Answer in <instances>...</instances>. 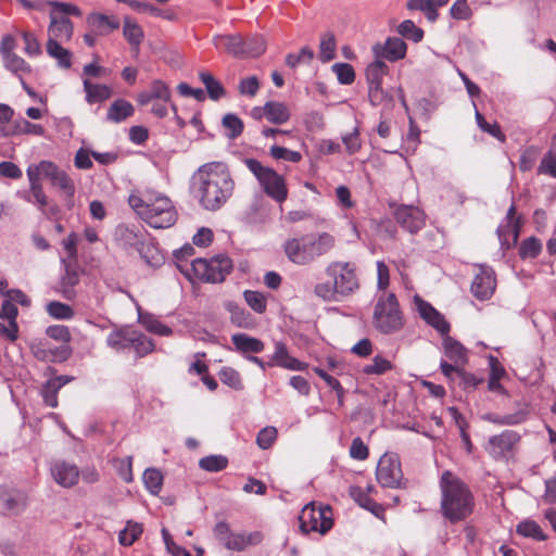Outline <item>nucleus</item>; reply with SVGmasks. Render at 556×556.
<instances>
[{"label":"nucleus","instance_id":"46","mask_svg":"<svg viewBox=\"0 0 556 556\" xmlns=\"http://www.w3.org/2000/svg\"><path fill=\"white\" fill-rule=\"evenodd\" d=\"M132 348L138 357H143L154 350L153 341L142 332L135 330Z\"/></svg>","mask_w":556,"mask_h":556},{"label":"nucleus","instance_id":"64","mask_svg":"<svg viewBox=\"0 0 556 556\" xmlns=\"http://www.w3.org/2000/svg\"><path fill=\"white\" fill-rule=\"evenodd\" d=\"M277 429L275 427L263 428L256 437V443L262 450L269 448L277 439Z\"/></svg>","mask_w":556,"mask_h":556},{"label":"nucleus","instance_id":"17","mask_svg":"<svg viewBox=\"0 0 556 556\" xmlns=\"http://www.w3.org/2000/svg\"><path fill=\"white\" fill-rule=\"evenodd\" d=\"M53 480L63 488L74 486L79 479V469L76 465L65 460H55L50 466Z\"/></svg>","mask_w":556,"mask_h":556},{"label":"nucleus","instance_id":"24","mask_svg":"<svg viewBox=\"0 0 556 556\" xmlns=\"http://www.w3.org/2000/svg\"><path fill=\"white\" fill-rule=\"evenodd\" d=\"M135 330L130 326H122L112 330L106 337V344L116 352L125 351L134 343Z\"/></svg>","mask_w":556,"mask_h":556},{"label":"nucleus","instance_id":"61","mask_svg":"<svg viewBox=\"0 0 556 556\" xmlns=\"http://www.w3.org/2000/svg\"><path fill=\"white\" fill-rule=\"evenodd\" d=\"M33 169L36 170L38 178L40 175H42L50 179L51 182L54 181L63 172L53 162L50 161H41L38 165L33 166Z\"/></svg>","mask_w":556,"mask_h":556},{"label":"nucleus","instance_id":"38","mask_svg":"<svg viewBox=\"0 0 556 556\" xmlns=\"http://www.w3.org/2000/svg\"><path fill=\"white\" fill-rule=\"evenodd\" d=\"M199 78L205 86L206 92L211 100L218 101L226 94V90L223 85L210 72H200Z\"/></svg>","mask_w":556,"mask_h":556},{"label":"nucleus","instance_id":"2","mask_svg":"<svg viewBox=\"0 0 556 556\" xmlns=\"http://www.w3.org/2000/svg\"><path fill=\"white\" fill-rule=\"evenodd\" d=\"M441 513L452 523L462 521L473 511L475 500L468 485L450 470L440 478Z\"/></svg>","mask_w":556,"mask_h":556},{"label":"nucleus","instance_id":"37","mask_svg":"<svg viewBox=\"0 0 556 556\" xmlns=\"http://www.w3.org/2000/svg\"><path fill=\"white\" fill-rule=\"evenodd\" d=\"M443 348L446 357H448L455 364H465L467 362L466 349L452 337L445 334L443 339Z\"/></svg>","mask_w":556,"mask_h":556},{"label":"nucleus","instance_id":"18","mask_svg":"<svg viewBox=\"0 0 556 556\" xmlns=\"http://www.w3.org/2000/svg\"><path fill=\"white\" fill-rule=\"evenodd\" d=\"M415 303L417 305L419 315L427 321V324L432 326L442 336L448 333L450 324L445 320L444 316L439 311H437L430 303L421 300L418 296L415 298Z\"/></svg>","mask_w":556,"mask_h":556},{"label":"nucleus","instance_id":"9","mask_svg":"<svg viewBox=\"0 0 556 556\" xmlns=\"http://www.w3.org/2000/svg\"><path fill=\"white\" fill-rule=\"evenodd\" d=\"M243 163L255 176L263 191L278 203H282L288 198V188L285 178L275 169L262 165L256 159H244Z\"/></svg>","mask_w":556,"mask_h":556},{"label":"nucleus","instance_id":"44","mask_svg":"<svg viewBox=\"0 0 556 556\" xmlns=\"http://www.w3.org/2000/svg\"><path fill=\"white\" fill-rule=\"evenodd\" d=\"M47 313L54 319L68 320L74 317V309L68 304L51 301L47 304Z\"/></svg>","mask_w":556,"mask_h":556},{"label":"nucleus","instance_id":"40","mask_svg":"<svg viewBox=\"0 0 556 556\" xmlns=\"http://www.w3.org/2000/svg\"><path fill=\"white\" fill-rule=\"evenodd\" d=\"M516 532L523 538H531L536 541H545L547 539L540 525L530 519L519 522L516 527Z\"/></svg>","mask_w":556,"mask_h":556},{"label":"nucleus","instance_id":"34","mask_svg":"<svg viewBox=\"0 0 556 556\" xmlns=\"http://www.w3.org/2000/svg\"><path fill=\"white\" fill-rule=\"evenodd\" d=\"M46 50L47 54L54 59L61 68L68 70L72 66L73 53L63 48L60 42L47 40Z\"/></svg>","mask_w":556,"mask_h":556},{"label":"nucleus","instance_id":"7","mask_svg":"<svg viewBox=\"0 0 556 556\" xmlns=\"http://www.w3.org/2000/svg\"><path fill=\"white\" fill-rule=\"evenodd\" d=\"M113 236L118 248L137 251L149 265L156 266L160 263L157 249L149 241V233L143 227L118 224Z\"/></svg>","mask_w":556,"mask_h":556},{"label":"nucleus","instance_id":"15","mask_svg":"<svg viewBox=\"0 0 556 556\" xmlns=\"http://www.w3.org/2000/svg\"><path fill=\"white\" fill-rule=\"evenodd\" d=\"M496 288V278L494 270L489 266H479V271L475 275L471 282V292L480 301L490 299Z\"/></svg>","mask_w":556,"mask_h":556},{"label":"nucleus","instance_id":"30","mask_svg":"<svg viewBox=\"0 0 556 556\" xmlns=\"http://www.w3.org/2000/svg\"><path fill=\"white\" fill-rule=\"evenodd\" d=\"M226 309L230 314V320L233 325L239 328L252 329L255 326L253 316L247 312L243 307L235 302H227L225 304Z\"/></svg>","mask_w":556,"mask_h":556},{"label":"nucleus","instance_id":"23","mask_svg":"<svg viewBox=\"0 0 556 556\" xmlns=\"http://www.w3.org/2000/svg\"><path fill=\"white\" fill-rule=\"evenodd\" d=\"M65 267V273L62 275L58 291L62 296L68 301L76 298L75 287L79 283V271L76 266L62 260Z\"/></svg>","mask_w":556,"mask_h":556},{"label":"nucleus","instance_id":"29","mask_svg":"<svg viewBox=\"0 0 556 556\" xmlns=\"http://www.w3.org/2000/svg\"><path fill=\"white\" fill-rule=\"evenodd\" d=\"M27 176L29 179V195L26 198L28 202L36 203L43 212L45 207L48 204L47 197L42 190L41 184L37 177V173L33 169V166L27 168Z\"/></svg>","mask_w":556,"mask_h":556},{"label":"nucleus","instance_id":"43","mask_svg":"<svg viewBox=\"0 0 556 556\" xmlns=\"http://www.w3.org/2000/svg\"><path fill=\"white\" fill-rule=\"evenodd\" d=\"M350 494L361 507L374 513L375 515H378V513L381 510V507L374 500H371L369 495L363 491L362 488L352 486Z\"/></svg>","mask_w":556,"mask_h":556},{"label":"nucleus","instance_id":"12","mask_svg":"<svg viewBox=\"0 0 556 556\" xmlns=\"http://www.w3.org/2000/svg\"><path fill=\"white\" fill-rule=\"evenodd\" d=\"M389 74V66L379 58L368 64L365 71L366 80L368 84V97L372 105H380L386 99V93L382 89V79Z\"/></svg>","mask_w":556,"mask_h":556},{"label":"nucleus","instance_id":"62","mask_svg":"<svg viewBox=\"0 0 556 556\" xmlns=\"http://www.w3.org/2000/svg\"><path fill=\"white\" fill-rule=\"evenodd\" d=\"M538 173L556 178V153L548 151L544 154L538 167Z\"/></svg>","mask_w":556,"mask_h":556},{"label":"nucleus","instance_id":"48","mask_svg":"<svg viewBox=\"0 0 556 556\" xmlns=\"http://www.w3.org/2000/svg\"><path fill=\"white\" fill-rule=\"evenodd\" d=\"M4 67L14 74H28L31 68L23 58L16 53H12L2 58Z\"/></svg>","mask_w":556,"mask_h":556},{"label":"nucleus","instance_id":"52","mask_svg":"<svg viewBox=\"0 0 556 556\" xmlns=\"http://www.w3.org/2000/svg\"><path fill=\"white\" fill-rule=\"evenodd\" d=\"M43 127L39 124L30 123L25 118L15 121L14 128L9 132L10 135H43Z\"/></svg>","mask_w":556,"mask_h":556},{"label":"nucleus","instance_id":"10","mask_svg":"<svg viewBox=\"0 0 556 556\" xmlns=\"http://www.w3.org/2000/svg\"><path fill=\"white\" fill-rule=\"evenodd\" d=\"M300 529L304 533L319 532L325 534L332 526V510L330 506L316 507L314 503L305 505L299 516Z\"/></svg>","mask_w":556,"mask_h":556},{"label":"nucleus","instance_id":"63","mask_svg":"<svg viewBox=\"0 0 556 556\" xmlns=\"http://www.w3.org/2000/svg\"><path fill=\"white\" fill-rule=\"evenodd\" d=\"M270 155L276 160H285L292 163H298L301 161V153L298 151H292L283 147L273 146L270 148Z\"/></svg>","mask_w":556,"mask_h":556},{"label":"nucleus","instance_id":"3","mask_svg":"<svg viewBox=\"0 0 556 556\" xmlns=\"http://www.w3.org/2000/svg\"><path fill=\"white\" fill-rule=\"evenodd\" d=\"M129 206L150 227L168 228L176 223L177 212L169 198L147 191L143 194H130Z\"/></svg>","mask_w":556,"mask_h":556},{"label":"nucleus","instance_id":"55","mask_svg":"<svg viewBox=\"0 0 556 556\" xmlns=\"http://www.w3.org/2000/svg\"><path fill=\"white\" fill-rule=\"evenodd\" d=\"M266 50L265 40L261 36H254L244 40V55L245 58H256L263 54Z\"/></svg>","mask_w":556,"mask_h":556},{"label":"nucleus","instance_id":"26","mask_svg":"<svg viewBox=\"0 0 556 556\" xmlns=\"http://www.w3.org/2000/svg\"><path fill=\"white\" fill-rule=\"evenodd\" d=\"M264 535L260 531L250 533H231L229 540H227L225 547L227 549L241 552L248 546L258 545L263 542Z\"/></svg>","mask_w":556,"mask_h":556},{"label":"nucleus","instance_id":"6","mask_svg":"<svg viewBox=\"0 0 556 556\" xmlns=\"http://www.w3.org/2000/svg\"><path fill=\"white\" fill-rule=\"evenodd\" d=\"M178 269L189 280L193 278L208 283H220L231 273L232 261L226 254H217L211 258H195L188 265L177 264Z\"/></svg>","mask_w":556,"mask_h":556},{"label":"nucleus","instance_id":"41","mask_svg":"<svg viewBox=\"0 0 556 556\" xmlns=\"http://www.w3.org/2000/svg\"><path fill=\"white\" fill-rule=\"evenodd\" d=\"M142 531L143 528L141 523L128 521L126 527L119 531L118 541L123 546H130L139 539Z\"/></svg>","mask_w":556,"mask_h":556},{"label":"nucleus","instance_id":"14","mask_svg":"<svg viewBox=\"0 0 556 556\" xmlns=\"http://www.w3.org/2000/svg\"><path fill=\"white\" fill-rule=\"evenodd\" d=\"M396 223L406 231L417 233L426 224L425 213L414 205H400L394 211Z\"/></svg>","mask_w":556,"mask_h":556},{"label":"nucleus","instance_id":"16","mask_svg":"<svg viewBox=\"0 0 556 556\" xmlns=\"http://www.w3.org/2000/svg\"><path fill=\"white\" fill-rule=\"evenodd\" d=\"M372 51L375 56L380 60L387 59L390 62H396L405 58L407 45L400 37H389L383 45H375Z\"/></svg>","mask_w":556,"mask_h":556},{"label":"nucleus","instance_id":"22","mask_svg":"<svg viewBox=\"0 0 556 556\" xmlns=\"http://www.w3.org/2000/svg\"><path fill=\"white\" fill-rule=\"evenodd\" d=\"M86 23L94 35L106 36L119 27V21L112 15L90 13Z\"/></svg>","mask_w":556,"mask_h":556},{"label":"nucleus","instance_id":"39","mask_svg":"<svg viewBox=\"0 0 556 556\" xmlns=\"http://www.w3.org/2000/svg\"><path fill=\"white\" fill-rule=\"evenodd\" d=\"M337 40L332 31L324 33L319 42V59L323 63L330 62L336 58Z\"/></svg>","mask_w":556,"mask_h":556},{"label":"nucleus","instance_id":"54","mask_svg":"<svg viewBox=\"0 0 556 556\" xmlns=\"http://www.w3.org/2000/svg\"><path fill=\"white\" fill-rule=\"evenodd\" d=\"M337 75L338 81L342 85H351L355 80V71L349 63H336L331 67Z\"/></svg>","mask_w":556,"mask_h":556},{"label":"nucleus","instance_id":"25","mask_svg":"<svg viewBox=\"0 0 556 556\" xmlns=\"http://www.w3.org/2000/svg\"><path fill=\"white\" fill-rule=\"evenodd\" d=\"M154 100L162 102L170 101V90L168 86L161 79L153 80L149 90L140 92L137 97V101L140 105H147Z\"/></svg>","mask_w":556,"mask_h":556},{"label":"nucleus","instance_id":"32","mask_svg":"<svg viewBox=\"0 0 556 556\" xmlns=\"http://www.w3.org/2000/svg\"><path fill=\"white\" fill-rule=\"evenodd\" d=\"M135 112L134 105L124 99H117L110 105L106 119L112 123H122L130 117Z\"/></svg>","mask_w":556,"mask_h":556},{"label":"nucleus","instance_id":"33","mask_svg":"<svg viewBox=\"0 0 556 556\" xmlns=\"http://www.w3.org/2000/svg\"><path fill=\"white\" fill-rule=\"evenodd\" d=\"M123 35L127 42L138 53L139 47L144 38V33L141 26L130 17L124 18Z\"/></svg>","mask_w":556,"mask_h":556},{"label":"nucleus","instance_id":"36","mask_svg":"<svg viewBox=\"0 0 556 556\" xmlns=\"http://www.w3.org/2000/svg\"><path fill=\"white\" fill-rule=\"evenodd\" d=\"M515 214H516V206H515V204H511L506 214V223L501 224L496 230L497 236L501 241L504 240L506 235H511L514 241L517 240V237L519 233V228H520V223H519V218L515 217ZM502 244H504V242H502Z\"/></svg>","mask_w":556,"mask_h":556},{"label":"nucleus","instance_id":"4","mask_svg":"<svg viewBox=\"0 0 556 556\" xmlns=\"http://www.w3.org/2000/svg\"><path fill=\"white\" fill-rule=\"evenodd\" d=\"M336 247V238L329 232L305 233L283 243L287 258L299 266H306L328 254Z\"/></svg>","mask_w":556,"mask_h":556},{"label":"nucleus","instance_id":"20","mask_svg":"<svg viewBox=\"0 0 556 556\" xmlns=\"http://www.w3.org/2000/svg\"><path fill=\"white\" fill-rule=\"evenodd\" d=\"M73 33L74 26L68 17H58L54 12H51L48 27V40L60 43L67 42L72 39Z\"/></svg>","mask_w":556,"mask_h":556},{"label":"nucleus","instance_id":"13","mask_svg":"<svg viewBox=\"0 0 556 556\" xmlns=\"http://www.w3.org/2000/svg\"><path fill=\"white\" fill-rule=\"evenodd\" d=\"M521 440L520 434L514 430H504L489 438L485 451L494 459H504L515 451Z\"/></svg>","mask_w":556,"mask_h":556},{"label":"nucleus","instance_id":"5","mask_svg":"<svg viewBox=\"0 0 556 556\" xmlns=\"http://www.w3.org/2000/svg\"><path fill=\"white\" fill-rule=\"evenodd\" d=\"M325 271L332 281L319 282L314 287L315 295L324 301H338L358 290L359 281L355 264L334 261L328 264Z\"/></svg>","mask_w":556,"mask_h":556},{"label":"nucleus","instance_id":"57","mask_svg":"<svg viewBox=\"0 0 556 556\" xmlns=\"http://www.w3.org/2000/svg\"><path fill=\"white\" fill-rule=\"evenodd\" d=\"M219 379L224 384L235 390L243 389L240 374L231 367H223L219 371Z\"/></svg>","mask_w":556,"mask_h":556},{"label":"nucleus","instance_id":"27","mask_svg":"<svg viewBox=\"0 0 556 556\" xmlns=\"http://www.w3.org/2000/svg\"><path fill=\"white\" fill-rule=\"evenodd\" d=\"M216 48L224 49L235 58H245L244 55V39L236 35H218L214 38Z\"/></svg>","mask_w":556,"mask_h":556},{"label":"nucleus","instance_id":"56","mask_svg":"<svg viewBox=\"0 0 556 556\" xmlns=\"http://www.w3.org/2000/svg\"><path fill=\"white\" fill-rule=\"evenodd\" d=\"M541 250V241L534 237H530L520 244L519 255L521 258H534L540 254Z\"/></svg>","mask_w":556,"mask_h":556},{"label":"nucleus","instance_id":"45","mask_svg":"<svg viewBox=\"0 0 556 556\" xmlns=\"http://www.w3.org/2000/svg\"><path fill=\"white\" fill-rule=\"evenodd\" d=\"M143 483L149 492L153 495H156L162 490L163 484V476L159 469L148 468L143 472Z\"/></svg>","mask_w":556,"mask_h":556},{"label":"nucleus","instance_id":"58","mask_svg":"<svg viewBox=\"0 0 556 556\" xmlns=\"http://www.w3.org/2000/svg\"><path fill=\"white\" fill-rule=\"evenodd\" d=\"M406 8L412 11H421L425 13L429 22H435L438 20V11L430 7L429 0H408Z\"/></svg>","mask_w":556,"mask_h":556},{"label":"nucleus","instance_id":"19","mask_svg":"<svg viewBox=\"0 0 556 556\" xmlns=\"http://www.w3.org/2000/svg\"><path fill=\"white\" fill-rule=\"evenodd\" d=\"M530 415V409L527 404H518L517 409L511 414H495L486 413L481 416V419L496 426H518L527 421Z\"/></svg>","mask_w":556,"mask_h":556},{"label":"nucleus","instance_id":"49","mask_svg":"<svg viewBox=\"0 0 556 556\" xmlns=\"http://www.w3.org/2000/svg\"><path fill=\"white\" fill-rule=\"evenodd\" d=\"M476 121H477V124H478L479 128L482 131L491 135L492 137L496 138L501 142H505L506 141V136L502 131V129H501V127H500L497 122H494L492 124L486 122L484 116L479 111H476Z\"/></svg>","mask_w":556,"mask_h":556},{"label":"nucleus","instance_id":"42","mask_svg":"<svg viewBox=\"0 0 556 556\" xmlns=\"http://www.w3.org/2000/svg\"><path fill=\"white\" fill-rule=\"evenodd\" d=\"M228 466V458L224 455H208L199 460V467L208 472H219Z\"/></svg>","mask_w":556,"mask_h":556},{"label":"nucleus","instance_id":"11","mask_svg":"<svg viewBox=\"0 0 556 556\" xmlns=\"http://www.w3.org/2000/svg\"><path fill=\"white\" fill-rule=\"evenodd\" d=\"M376 478L382 488H403L405 483L400 457L394 453L383 454L377 465Z\"/></svg>","mask_w":556,"mask_h":556},{"label":"nucleus","instance_id":"53","mask_svg":"<svg viewBox=\"0 0 556 556\" xmlns=\"http://www.w3.org/2000/svg\"><path fill=\"white\" fill-rule=\"evenodd\" d=\"M60 391V383L56 380H48L41 388V396L43 402L49 407L58 406V393Z\"/></svg>","mask_w":556,"mask_h":556},{"label":"nucleus","instance_id":"51","mask_svg":"<svg viewBox=\"0 0 556 556\" xmlns=\"http://www.w3.org/2000/svg\"><path fill=\"white\" fill-rule=\"evenodd\" d=\"M247 304L257 314H263L267 307V301L263 293L245 290L243 293Z\"/></svg>","mask_w":556,"mask_h":556},{"label":"nucleus","instance_id":"1","mask_svg":"<svg viewBox=\"0 0 556 556\" xmlns=\"http://www.w3.org/2000/svg\"><path fill=\"white\" fill-rule=\"evenodd\" d=\"M198 194L200 204L208 211L219 210L232 195L235 181L228 166L212 162L198 169Z\"/></svg>","mask_w":556,"mask_h":556},{"label":"nucleus","instance_id":"59","mask_svg":"<svg viewBox=\"0 0 556 556\" xmlns=\"http://www.w3.org/2000/svg\"><path fill=\"white\" fill-rule=\"evenodd\" d=\"M392 368V364L387 358L377 355L372 358L371 364L366 365L363 368V372L366 375H383Z\"/></svg>","mask_w":556,"mask_h":556},{"label":"nucleus","instance_id":"47","mask_svg":"<svg viewBox=\"0 0 556 556\" xmlns=\"http://www.w3.org/2000/svg\"><path fill=\"white\" fill-rule=\"evenodd\" d=\"M397 33L402 37L414 42H420L424 38V30L420 27L416 26V24L410 20L403 21L397 26Z\"/></svg>","mask_w":556,"mask_h":556},{"label":"nucleus","instance_id":"8","mask_svg":"<svg viewBox=\"0 0 556 556\" xmlns=\"http://www.w3.org/2000/svg\"><path fill=\"white\" fill-rule=\"evenodd\" d=\"M374 328L383 334H391L404 327L403 313L394 293H383L377 300L372 314Z\"/></svg>","mask_w":556,"mask_h":556},{"label":"nucleus","instance_id":"28","mask_svg":"<svg viewBox=\"0 0 556 556\" xmlns=\"http://www.w3.org/2000/svg\"><path fill=\"white\" fill-rule=\"evenodd\" d=\"M231 342L241 354L261 353L264 351L265 344L262 340L250 337L245 333H235L231 336Z\"/></svg>","mask_w":556,"mask_h":556},{"label":"nucleus","instance_id":"35","mask_svg":"<svg viewBox=\"0 0 556 556\" xmlns=\"http://www.w3.org/2000/svg\"><path fill=\"white\" fill-rule=\"evenodd\" d=\"M84 90L89 104L104 102L112 96V89L109 86L92 84L88 79L84 80Z\"/></svg>","mask_w":556,"mask_h":556},{"label":"nucleus","instance_id":"31","mask_svg":"<svg viewBox=\"0 0 556 556\" xmlns=\"http://www.w3.org/2000/svg\"><path fill=\"white\" fill-rule=\"evenodd\" d=\"M264 116L273 124H285L290 118V111L282 102L268 101L263 106Z\"/></svg>","mask_w":556,"mask_h":556},{"label":"nucleus","instance_id":"60","mask_svg":"<svg viewBox=\"0 0 556 556\" xmlns=\"http://www.w3.org/2000/svg\"><path fill=\"white\" fill-rule=\"evenodd\" d=\"M114 467L123 481L130 483L134 480L131 456L114 459Z\"/></svg>","mask_w":556,"mask_h":556},{"label":"nucleus","instance_id":"50","mask_svg":"<svg viewBox=\"0 0 556 556\" xmlns=\"http://www.w3.org/2000/svg\"><path fill=\"white\" fill-rule=\"evenodd\" d=\"M222 124L227 130V137L230 139H236L243 131V122L236 114H226L222 119Z\"/></svg>","mask_w":556,"mask_h":556},{"label":"nucleus","instance_id":"21","mask_svg":"<svg viewBox=\"0 0 556 556\" xmlns=\"http://www.w3.org/2000/svg\"><path fill=\"white\" fill-rule=\"evenodd\" d=\"M268 366H279L289 370H304L307 364L299 361L298 358L289 355L287 345L281 341L275 342V352L271 355L270 362H267Z\"/></svg>","mask_w":556,"mask_h":556}]
</instances>
